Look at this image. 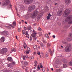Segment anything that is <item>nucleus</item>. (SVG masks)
I'll list each match as a JSON object with an SVG mask.
<instances>
[{
    "label": "nucleus",
    "instance_id": "obj_1",
    "mask_svg": "<svg viewBox=\"0 0 72 72\" xmlns=\"http://www.w3.org/2000/svg\"><path fill=\"white\" fill-rule=\"evenodd\" d=\"M72 15H70L68 16V17L65 19V21L66 22H68V24H72Z\"/></svg>",
    "mask_w": 72,
    "mask_h": 72
},
{
    "label": "nucleus",
    "instance_id": "obj_2",
    "mask_svg": "<svg viewBox=\"0 0 72 72\" xmlns=\"http://www.w3.org/2000/svg\"><path fill=\"white\" fill-rule=\"evenodd\" d=\"M37 34V33L35 31L33 30V33L31 35L32 36L33 38V39L34 41H36V39L37 37H36V35Z\"/></svg>",
    "mask_w": 72,
    "mask_h": 72
},
{
    "label": "nucleus",
    "instance_id": "obj_3",
    "mask_svg": "<svg viewBox=\"0 0 72 72\" xmlns=\"http://www.w3.org/2000/svg\"><path fill=\"white\" fill-rule=\"evenodd\" d=\"M71 50V45L70 44H69L65 48V51L68 52L70 51Z\"/></svg>",
    "mask_w": 72,
    "mask_h": 72
},
{
    "label": "nucleus",
    "instance_id": "obj_4",
    "mask_svg": "<svg viewBox=\"0 0 72 72\" xmlns=\"http://www.w3.org/2000/svg\"><path fill=\"white\" fill-rule=\"evenodd\" d=\"M39 14V12L37 11H35L34 12L33 14H31L30 17L31 18H35L36 17L38 14Z\"/></svg>",
    "mask_w": 72,
    "mask_h": 72
},
{
    "label": "nucleus",
    "instance_id": "obj_5",
    "mask_svg": "<svg viewBox=\"0 0 72 72\" xmlns=\"http://www.w3.org/2000/svg\"><path fill=\"white\" fill-rule=\"evenodd\" d=\"M69 13H70V10L68 9H66L64 14V17H66L68 16V15Z\"/></svg>",
    "mask_w": 72,
    "mask_h": 72
},
{
    "label": "nucleus",
    "instance_id": "obj_6",
    "mask_svg": "<svg viewBox=\"0 0 72 72\" xmlns=\"http://www.w3.org/2000/svg\"><path fill=\"white\" fill-rule=\"evenodd\" d=\"M8 51V49L6 48H3L0 50V53L3 54H5V53Z\"/></svg>",
    "mask_w": 72,
    "mask_h": 72
},
{
    "label": "nucleus",
    "instance_id": "obj_7",
    "mask_svg": "<svg viewBox=\"0 0 72 72\" xmlns=\"http://www.w3.org/2000/svg\"><path fill=\"white\" fill-rule=\"evenodd\" d=\"M72 34L71 33H70L69 35L67 38V40L68 41H71L72 40Z\"/></svg>",
    "mask_w": 72,
    "mask_h": 72
},
{
    "label": "nucleus",
    "instance_id": "obj_8",
    "mask_svg": "<svg viewBox=\"0 0 72 72\" xmlns=\"http://www.w3.org/2000/svg\"><path fill=\"white\" fill-rule=\"evenodd\" d=\"M9 3H10V2L9 0H6V2H4V3H3L2 5L3 6H5L8 5Z\"/></svg>",
    "mask_w": 72,
    "mask_h": 72
},
{
    "label": "nucleus",
    "instance_id": "obj_9",
    "mask_svg": "<svg viewBox=\"0 0 72 72\" xmlns=\"http://www.w3.org/2000/svg\"><path fill=\"white\" fill-rule=\"evenodd\" d=\"M32 1H33V0H25L24 2L25 4H30L32 3Z\"/></svg>",
    "mask_w": 72,
    "mask_h": 72
},
{
    "label": "nucleus",
    "instance_id": "obj_10",
    "mask_svg": "<svg viewBox=\"0 0 72 72\" xmlns=\"http://www.w3.org/2000/svg\"><path fill=\"white\" fill-rule=\"evenodd\" d=\"M1 34L4 36H6L8 35V32L7 31H4L1 32Z\"/></svg>",
    "mask_w": 72,
    "mask_h": 72
},
{
    "label": "nucleus",
    "instance_id": "obj_11",
    "mask_svg": "<svg viewBox=\"0 0 72 72\" xmlns=\"http://www.w3.org/2000/svg\"><path fill=\"white\" fill-rule=\"evenodd\" d=\"M36 7L35 5H33L32 6L28 8V10H34L35 9Z\"/></svg>",
    "mask_w": 72,
    "mask_h": 72
},
{
    "label": "nucleus",
    "instance_id": "obj_12",
    "mask_svg": "<svg viewBox=\"0 0 72 72\" xmlns=\"http://www.w3.org/2000/svg\"><path fill=\"white\" fill-rule=\"evenodd\" d=\"M62 10H59L58 12H57V14L59 16H60V15H61L62 14Z\"/></svg>",
    "mask_w": 72,
    "mask_h": 72
},
{
    "label": "nucleus",
    "instance_id": "obj_13",
    "mask_svg": "<svg viewBox=\"0 0 72 72\" xmlns=\"http://www.w3.org/2000/svg\"><path fill=\"white\" fill-rule=\"evenodd\" d=\"M65 3L67 5H68V4H69L71 3V1L69 0H66L65 1Z\"/></svg>",
    "mask_w": 72,
    "mask_h": 72
},
{
    "label": "nucleus",
    "instance_id": "obj_14",
    "mask_svg": "<svg viewBox=\"0 0 72 72\" xmlns=\"http://www.w3.org/2000/svg\"><path fill=\"white\" fill-rule=\"evenodd\" d=\"M43 14V13L42 12H41L40 14H39L38 15V18H41V16H42V15Z\"/></svg>",
    "mask_w": 72,
    "mask_h": 72
},
{
    "label": "nucleus",
    "instance_id": "obj_15",
    "mask_svg": "<svg viewBox=\"0 0 72 72\" xmlns=\"http://www.w3.org/2000/svg\"><path fill=\"white\" fill-rule=\"evenodd\" d=\"M5 40V37H2L1 38V42H4V41Z\"/></svg>",
    "mask_w": 72,
    "mask_h": 72
},
{
    "label": "nucleus",
    "instance_id": "obj_16",
    "mask_svg": "<svg viewBox=\"0 0 72 72\" xmlns=\"http://www.w3.org/2000/svg\"><path fill=\"white\" fill-rule=\"evenodd\" d=\"M51 15L50 14H49L48 16L47 17V19L48 20H49L50 19V17H51Z\"/></svg>",
    "mask_w": 72,
    "mask_h": 72
},
{
    "label": "nucleus",
    "instance_id": "obj_17",
    "mask_svg": "<svg viewBox=\"0 0 72 72\" xmlns=\"http://www.w3.org/2000/svg\"><path fill=\"white\" fill-rule=\"evenodd\" d=\"M7 66L8 67H12L13 66H12V64L11 63H10L7 64Z\"/></svg>",
    "mask_w": 72,
    "mask_h": 72
},
{
    "label": "nucleus",
    "instance_id": "obj_18",
    "mask_svg": "<svg viewBox=\"0 0 72 72\" xmlns=\"http://www.w3.org/2000/svg\"><path fill=\"white\" fill-rule=\"evenodd\" d=\"M23 46L24 49H26L27 48V45L25 43L23 44Z\"/></svg>",
    "mask_w": 72,
    "mask_h": 72
},
{
    "label": "nucleus",
    "instance_id": "obj_19",
    "mask_svg": "<svg viewBox=\"0 0 72 72\" xmlns=\"http://www.w3.org/2000/svg\"><path fill=\"white\" fill-rule=\"evenodd\" d=\"M12 57H8L7 58V60H8L9 61H10L12 59Z\"/></svg>",
    "mask_w": 72,
    "mask_h": 72
},
{
    "label": "nucleus",
    "instance_id": "obj_20",
    "mask_svg": "<svg viewBox=\"0 0 72 72\" xmlns=\"http://www.w3.org/2000/svg\"><path fill=\"white\" fill-rule=\"evenodd\" d=\"M28 51L26 52V54H29V51H30V48H28Z\"/></svg>",
    "mask_w": 72,
    "mask_h": 72
},
{
    "label": "nucleus",
    "instance_id": "obj_21",
    "mask_svg": "<svg viewBox=\"0 0 72 72\" xmlns=\"http://www.w3.org/2000/svg\"><path fill=\"white\" fill-rule=\"evenodd\" d=\"M48 51L49 53H50V54H52V51L51 50V49H49L48 50Z\"/></svg>",
    "mask_w": 72,
    "mask_h": 72
},
{
    "label": "nucleus",
    "instance_id": "obj_22",
    "mask_svg": "<svg viewBox=\"0 0 72 72\" xmlns=\"http://www.w3.org/2000/svg\"><path fill=\"white\" fill-rule=\"evenodd\" d=\"M31 28H32L31 26H28L27 27V30H31Z\"/></svg>",
    "mask_w": 72,
    "mask_h": 72
},
{
    "label": "nucleus",
    "instance_id": "obj_23",
    "mask_svg": "<svg viewBox=\"0 0 72 72\" xmlns=\"http://www.w3.org/2000/svg\"><path fill=\"white\" fill-rule=\"evenodd\" d=\"M34 63L35 64L34 65V66L35 67H36L37 66V62L36 61H35L34 62Z\"/></svg>",
    "mask_w": 72,
    "mask_h": 72
},
{
    "label": "nucleus",
    "instance_id": "obj_24",
    "mask_svg": "<svg viewBox=\"0 0 72 72\" xmlns=\"http://www.w3.org/2000/svg\"><path fill=\"white\" fill-rule=\"evenodd\" d=\"M45 37H46L47 38H48V39H49V37L48 36V35L47 34H45Z\"/></svg>",
    "mask_w": 72,
    "mask_h": 72
},
{
    "label": "nucleus",
    "instance_id": "obj_25",
    "mask_svg": "<svg viewBox=\"0 0 72 72\" xmlns=\"http://www.w3.org/2000/svg\"><path fill=\"white\" fill-rule=\"evenodd\" d=\"M69 64L70 65V66H72V61H71L69 63Z\"/></svg>",
    "mask_w": 72,
    "mask_h": 72
},
{
    "label": "nucleus",
    "instance_id": "obj_26",
    "mask_svg": "<svg viewBox=\"0 0 72 72\" xmlns=\"http://www.w3.org/2000/svg\"><path fill=\"white\" fill-rule=\"evenodd\" d=\"M40 44L41 46V47H43L44 46V44L42 42H40Z\"/></svg>",
    "mask_w": 72,
    "mask_h": 72
},
{
    "label": "nucleus",
    "instance_id": "obj_27",
    "mask_svg": "<svg viewBox=\"0 0 72 72\" xmlns=\"http://www.w3.org/2000/svg\"><path fill=\"white\" fill-rule=\"evenodd\" d=\"M62 61L64 63H67V60L66 59L62 60Z\"/></svg>",
    "mask_w": 72,
    "mask_h": 72
},
{
    "label": "nucleus",
    "instance_id": "obj_28",
    "mask_svg": "<svg viewBox=\"0 0 72 72\" xmlns=\"http://www.w3.org/2000/svg\"><path fill=\"white\" fill-rule=\"evenodd\" d=\"M9 26L11 27H12V28H14V25H12L11 24H9Z\"/></svg>",
    "mask_w": 72,
    "mask_h": 72
},
{
    "label": "nucleus",
    "instance_id": "obj_29",
    "mask_svg": "<svg viewBox=\"0 0 72 72\" xmlns=\"http://www.w3.org/2000/svg\"><path fill=\"white\" fill-rule=\"evenodd\" d=\"M29 59H33L34 58V57H29Z\"/></svg>",
    "mask_w": 72,
    "mask_h": 72
},
{
    "label": "nucleus",
    "instance_id": "obj_30",
    "mask_svg": "<svg viewBox=\"0 0 72 72\" xmlns=\"http://www.w3.org/2000/svg\"><path fill=\"white\" fill-rule=\"evenodd\" d=\"M13 24L14 26H15V25H16V22H15V21H14L13 22Z\"/></svg>",
    "mask_w": 72,
    "mask_h": 72
},
{
    "label": "nucleus",
    "instance_id": "obj_31",
    "mask_svg": "<svg viewBox=\"0 0 72 72\" xmlns=\"http://www.w3.org/2000/svg\"><path fill=\"white\" fill-rule=\"evenodd\" d=\"M67 67V65L66 64L64 65L63 67L64 68H66Z\"/></svg>",
    "mask_w": 72,
    "mask_h": 72
},
{
    "label": "nucleus",
    "instance_id": "obj_32",
    "mask_svg": "<svg viewBox=\"0 0 72 72\" xmlns=\"http://www.w3.org/2000/svg\"><path fill=\"white\" fill-rule=\"evenodd\" d=\"M24 64L25 66H27L28 64V63L27 62H24Z\"/></svg>",
    "mask_w": 72,
    "mask_h": 72
},
{
    "label": "nucleus",
    "instance_id": "obj_33",
    "mask_svg": "<svg viewBox=\"0 0 72 72\" xmlns=\"http://www.w3.org/2000/svg\"><path fill=\"white\" fill-rule=\"evenodd\" d=\"M37 46L36 45H34L33 46V48H34V49H36V48H37Z\"/></svg>",
    "mask_w": 72,
    "mask_h": 72
},
{
    "label": "nucleus",
    "instance_id": "obj_34",
    "mask_svg": "<svg viewBox=\"0 0 72 72\" xmlns=\"http://www.w3.org/2000/svg\"><path fill=\"white\" fill-rule=\"evenodd\" d=\"M12 51H14V52H15L16 50H15V48H13L12 50Z\"/></svg>",
    "mask_w": 72,
    "mask_h": 72
},
{
    "label": "nucleus",
    "instance_id": "obj_35",
    "mask_svg": "<svg viewBox=\"0 0 72 72\" xmlns=\"http://www.w3.org/2000/svg\"><path fill=\"white\" fill-rule=\"evenodd\" d=\"M12 64L15 65V62H12Z\"/></svg>",
    "mask_w": 72,
    "mask_h": 72
},
{
    "label": "nucleus",
    "instance_id": "obj_36",
    "mask_svg": "<svg viewBox=\"0 0 72 72\" xmlns=\"http://www.w3.org/2000/svg\"><path fill=\"white\" fill-rule=\"evenodd\" d=\"M50 44L49 43H48L47 44V46L48 47H50Z\"/></svg>",
    "mask_w": 72,
    "mask_h": 72
},
{
    "label": "nucleus",
    "instance_id": "obj_37",
    "mask_svg": "<svg viewBox=\"0 0 72 72\" xmlns=\"http://www.w3.org/2000/svg\"><path fill=\"white\" fill-rule=\"evenodd\" d=\"M18 32H20L21 31V28H18Z\"/></svg>",
    "mask_w": 72,
    "mask_h": 72
},
{
    "label": "nucleus",
    "instance_id": "obj_38",
    "mask_svg": "<svg viewBox=\"0 0 72 72\" xmlns=\"http://www.w3.org/2000/svg\"><path fill=\"white\" fill-rule=\"evenodd\" d=\"M37 54H38V55H40V52L39 51L37 52Z\"/></svg>",
    "mask_w": 72,
    "mask_h": 72
},
{
    "label": "nucleus",
    "instance_id": "obj_39",
    "mask_svg": "<svg viewBox=\"0 0 72 72\" xmlns=\"http://www.w3.org/2000/svg\"><path fill=\"white\" fill-rule=\"evenodd\" d=\"M25 35H28V32H27V31L26 32Z\"/></svg>",
    "mask_w": 72,
    "mask_h": 72
},
{
    "label": "nucleus",
    "instance_id": "obj_40",
    "mask_svg": "<svg viewBox=\"0 0 72 72\" xmlns=\"http://www.w3.org/2000/svg\"><path fill=\"white\" fill-rule=\"evenodd\" d=\"M38 29L39 31H41V29L40 28H39Z\"/></svg>",
    "mask_w": 72,
    "mask_h": 72
},
{
    "label": "nucleus",
    "instance_id": "obj_41",
    "mask_svg": "<svg viewBox=\"0 0 72 72\" xmlns=\"http://www.w3.org/2000/svg\"><path fill=\"white\" fill-rule=\"evenodd\" d=\"M23 60H26V59H25V56H23Z\"/></svg>",
    "mask_w": 72,
    "mask_h": 72
},
{
    "label": "nucleus",
    "instance_id": "obj_42",
    "mask_svg": "<svg viewBox=\"0 0 72 72\" xmlns=\"http://www.w3.org/2000/svg\"><path fill=\"white\" fill-rule=\"evenodd\" d=\"M42 70L43 72H44L45 71V68H43Z\"/></svg>",
    "mask_w": 72,
    "mask_h": 72
},
{
    "label": "nucleus",
    "instance_id": "obj_43",
    "mask_svg": "<svg viewBox=\"0 0 72 72\" xmlns=\"http://www.w3.org/2000/svg\"><path fill=\"white\" fill-rule=\"evenodd\" d=\"M33 55H36V52L33 53Z\"/></svg>",
    "mask_w": 72,
    "mask_h": 72
},
{
    "label": "nucleus",
    "instance_id": "obj_44",
    "mask_svg": "<svg viewBox=\"0 0 72 72\" xmlns=\"http://www.w3.org/2000/svg\"><path fill=\"white\" fill-rule=\"evenodd\" d=\"M38 67H37L39 69V70L40 69V66H39V65H38Z\"/></svg>",
    "mask_w": 72,
    "mask_h": 72
},
{
    "label": "nucleus",
    "instance_id": "obj_45",
    "mask_svg": "<svg viewBox=\"0 0 72 72\" xmlns=\"http://www.w3.org/2000/svg\"><path fill=\"white\" fill-rule=\"evenodd\" d=\"M22 33L23 34V35H24L25 34V33H24V31H23V30H22Z\"/></svg>",
    "mask_w": 72,
    "mask_h": 72
},
{
    "label": "nucleus",
    "instance_id": "obj_46",
    "mask_svg": "<svg viewBox=\"0 0 72 72\" xmlns=\"http://www.w3.org/2000/svg\"><path fill=\"white\" fill-rule=\"evenodd\" d=\"M32 39V37H30V41H31Z\"/></svg>",
    "mask_w": 72,
    "mask_h": 72
},
{
    "label": "nucleus",
    "instance_id": "obj_47",
    "mask_svg": "<svg viewBox=\"0 0 72 72\" xmlns=\"http://www.w3.org/2000/svg\"><path fill=\"white\" fill-rule=\"evenodd\" d=\"M46 57H48V54H47L46 55Z\"/></svg>",
    "mask_w": 72,
    "mask_h": 72
},
{
    "label": "nucleus",
    "instance_id": "obj_48",
    "mask_svg": "<svg viewBox=\"0 0 72 72\" xmlns=\"http://www.w3.org/2000/svg\"><path fill=\"white\" fill-rule=\"evenodd\" d=\"M43 67V66H42V65H41L40 66V68H42Z\"/></svg>",
    "mask_w": 72,
    "mask_h": 72
},
{
    "label": "nucleus",
    "instance_id": "obj_49",
    "mask_svg": "<svg viewBox=\"0 0 72 72\" xmlns=\"http://www.w3.org/2000/svg\"><path fill=\"white\" fill-rule=\"evenodd\" d=\"M66 22L64 21H63L62 22V23L63 24H64V23H65V22Z\"/></svg>",
    "mask_w": 72,
    "mask_h": 72
},
{
    "label": "nucleus",
    "instance_id": "obj_50",
    "mask_svg": "<svg viewBox=\"0 0 72 72\" xmlns=\"http://www.w3.org/2000/svg\"><path fill=\"white\" fill-rule=\"evenodd\" d=\"M39 35L40 36H41V32H39Z\"/></svg>",
    "mask_w": 72,
    "mask_h": 72
},
{
    "label": "nucleus",
    "instance_id": "obj_51",
    "mask_svg": "<svg viewBox=\"0 0 72 72\" xmlns=\"http://www.w3.org/2000/svg\"><path fill=\"white\" fill-rule=\"evenodd\" d=\"M52 37H53V38H55V35H53V36H52Z\"/></svg>",
    "mask_w": 72,
    "mask_h": 72
},
{
    "label": "nucleus",
    "instance_id": "obj_52",
    "mask_svg": "<svg viewBox=\"0 0 72 72\" xmlns=\"http://www.w3.org/2000/svg\"><path fill=\"white\" fill-rule=\"evenodd\" d=\"M57 71H58V72H61V70H58Z\"/></svg>",
    "mask_w": 72,
    "mask_h": 72
},
{
    "label": "nucleus",
    "instance_id": "obj_53",
    "mask_svg": "<svg viewBox=\"0 0 72 72\" xmlns=\"http://www.w3.org/2000/svg\"><path fill=\"white\" fill-rule=\"evenodd\" d=\"M26 58H28V56L27 55H26L25 56Z\"/></svg>",
    "mask_w": 72,
    "mask_h": 72
},
{
    "label": "nucleus",
    "instance_id": "obj_54",
    "mask_svg": "<svg viewBox=\"0 0 72 72\" xmlns=\"http://www.w3.org/2000/svg\"><path fill=\"white\" fill-rule=\"evenodd\" d=\"M47 71L48 72L49 71V69H48V68H47Z\"/></svg>",
    "mask_w": 72,
    "mask_h": 72
},
{
    "label": "nucleus",
    "instance_id": "obj_55",
    "mask_svg": "<svg viewBox=\"0 0 72 72\" xmlns=\"http://www.w3.org/2000/svg\"><path fill=\"white\" fill-rule=\"evenodd\" d=\"M58 5V3H55V5Z\"/></svg>",
    "mask_w": 72,
    "mask_h": 72
},
{
    "label": "nucleus",
    "instance_id": "obj_56",
    "mask_svg": "<svg viewBox=\"0 0 72 72\" xmlns=\"http://www.w3.org/2000/svg\"><path fill=\"white\" fill-rule=\"evenodd\" d=\"M24 28L25 30H27V29H26V27L24 26Z\"/></svg>",
    "mask_w": 72,
    "mask_h": 72
},
{
    "label": "nucleus",
    "instance_id": "obj_57",
    "mask_svg": "<svg viewBox=\"0 0 72 72\" xmlns=\"http://www.w3.org/2000/svg\"><path fill=\"white\" fill-rule=\"evenodd\" d=\"M12 70L10 69V70L9 71V72H12Z\"/></svg>",
    "mask_w": 72,
    "mask_h": 72
},
{
    "label": "nucleus",
    "instance_id": "obj_58",
    "mask_svg": "<svg viewBox=\"0 0 72 72\" xmlns=\"http://www.w3.org/2000/svg\"><path fill=\"white\" fill-rule=\"evenodd\" d=\"M23 49V47H21V49H22H22Z\"/></svg>",
    "mask_w": 72,
    "mask_h": 72
},
{
    "label": "nucleus",
    "instance_id": "obj_59",
    "mask_svg": "<svg viewBox=\"0 0 72 72\" xmlns=\"http://www.w3.org/2000/svg\"><path fill=\"white\" fill-rule=\"evenodd\" d=\"M51 69L52 71H54V69H53V68H51Z\"/></svg>",
    "mask_w": 72,
    "mask_h": 72
},
{
    "label": "nucleus",
    "instance_id": "obj_60",
    "mask_svg": "<svg viewBox=\"0 0 72 72\" xmlns=\"http://www.w3.org/2000/svg\"><path fill=\"white\" fill-rule=\"evenodd\" d=\"M25 24H27V22H25Z\"/></svg>",
    "mask_w": 72,
    "mask_h": 72
},
{
    "label": "nucleus",
    "instance_id": "obj_61",
    "mask_svg": "<svg viewBox=\"0 0 72 72\" xmlns=\"http://www.w3.org/2000/svg\"><path fill=\"white\" fill-rule=\"evenodd\" d=\"M22 22H24V21L23 20H22Z\"/></svg>",
    "mask_w": 72,
    "mask_h": 72
},
{
    "label": "nucleus",
    "instance_id": "obj_62",
    "mask_svg": "<svg viewBox=\"0 0 72 72\" xmlns=\"http://www.w3.org/2000/svg\"><path fill=\"white\" fill-rule=\"evenodd\" d=\"M38 48H39V49H40V46H38Z\"/></svg>",
    "mask_w": 72,
    "mask_h": 72
},
{
    "label": "nucleus",
    "instance_id": "obj_63",
    "mask_svg": "<svg viewBox=\"0 0 72 72\" xmlns=\"http://www.w3.org/2000/svg\"><path fill=\"white\" fill-rule=\"evenodd\" d=\"M10 8H11V7H12V5H10Z\"/></svg>",
    "mask_w": 72,
    "mask_h": 72
},
{
    "label": "nucleus",
    "instance_id": "obj_64",
    "mask_svg": "<svg viewBox=\"0 0 72 72\" xmlns=\"http://www.w3.org/2000/svg\"><path fill=\"white\" fill-rule=\"evenodd\" d=\"M48 34H49V35H50V34H51L50 33V32H49Z\"/></svg>",
    "mask_w": 72,
    "mask_h": 72
}]
</instances>
